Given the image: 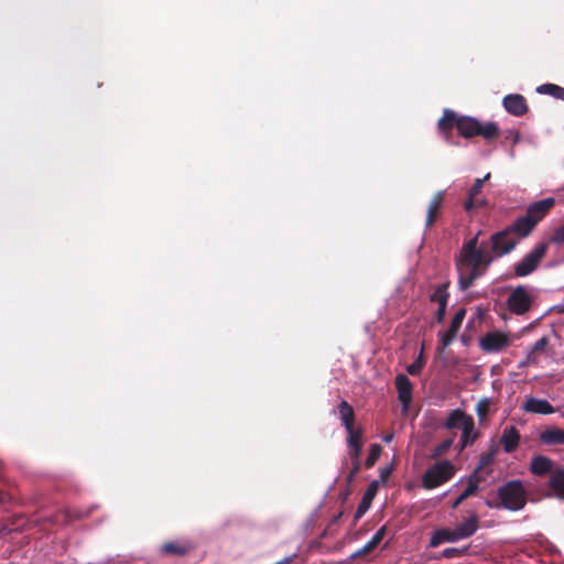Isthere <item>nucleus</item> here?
<instances>
[{
    "label": "nucleus",
    "mask_w": 564,
    "mask_h": 564,
    "mask_svg": "<svg viewBox=\"0 0 564 564\" xmlns=\"http://www.w3.org/2000/svg\"><path fill=\"white\" fill-rule=\"evenodd\" d=\"M480 234L481 231H478L475 237L465 241L455 257L458 288L462 291L469 289L496 259L509 254L519 243L507 228L492 234L488 241L479 245Z\"/></svg>",
    "instance_id": "1"
},
{
    "label": "nucleus",
    "mask_w": 564,
    "mask_h": 564,
    "mask_svg": "<svg viewBox=\"0 0 564 564\" xmlns=\"http://www.w3.org/2000/svg\"><path fill=\"white\" fill-rule=\"evenodd\" d=\"M555 199L553 197L543 198L531 204L525 215L518 217L510 226L506 227L510 234L518 239L528 237L536 225L550 213L554 207Z\"/></svg>",
    "instance_id": "2"
},
{
    "label": "nucleus",
    "mask_w": 564,
    "mask_h": 564,
    "mask_svg": "<svg viewBox=\"0 0 564 564\" xmlns=\"http://www.w3.org/2000/svg\"><path fill=\"white\" fill-rule=\"evenodd\" d=\"M527 490L519 479H513L498 489V497L500 499V505H492L491 501L487 500L486 505L489 508L502 507L510 511H519L523 509L528 501Z\"/></svg>",
    "instance_id": "3"
},
{
    "label": "nucleus",
    "mask_w": 564,
    "mask_h": 564,
    "mask_svg": "<svg viewBox=\"0 0 564 564\" xmlns=\"http://www.w3.org/2000/svg\"><path fill=\"white\" fill-rule=\"evenodd\" d=\"M456 129L465 139L482 137L487 141L497 139L500 135L499 126L494 121L481 123L478 119L470 116H460L456 122Z\"/></svg>",
    "instance_id": "4"
},
{
    "label": "nucleus",
    "mask_w": 564,
    "mask_h": 564,
    "mask_svg": "<svg viewBox=\"0 0 564 564\" xmlns=\"http://www.w3.org/2000/svg\"><path fill=\"white\" fill-rule=\"evenodd\" d=\"M549 250V242L536 243L519 262L513 267L517 278H524L532 274L540 267Z\"/></svg>",
    "instance_id": "5"
},
{
    "label": "nucleus",
    "mask_w": 564,
    "mask_h": 564,
    "mask_svg": "<svg viewBox=\"0 0 564 564\" xmlns=\"http://www.w3.org/2000/svg\"><path fill=\"white\" fill-rule=\"evenodd\" d=\"M455 474L454 466L449 460H442L426 469L422 477V485L425 489H434L447 482Z\"/></svg>",
    "instance_id": "6"
},
{
    "label": "nucleus",
    "mask_w": 564,
    "mask_h": 564,
    "mask_svg": "<svg viewBox=\"0 0 564 564\" xmlns=\"http://www.w3.org/2000/svg\"><path fill=\"white\" fill-rule=\"evenodd\" d=\"M534 302L533 294L524 285H518L510 292L506 306L514 315H524L531 311Z\"/></svg>",
    "instance_id": "7"
},
{
    "label": "nucleus",
    "mask_w": 564,
    "mask_h": 564,
    "mask_svg": "<svg viewBox=\"0 0 564 564\" xmlns=\"http://www.w3.org/2000/svg\"><path fill=\"white\" fill-rule=\"evenodd\" d=\"M511 340L508 334L494 330L487 333L479 340V346L485 352H499L510 346Z\"/></svg>",
    "instance_id": "8"
},
{
    "label": "nucleus",
    "mask_w": 564,
    "mask_h": 564,
    "mask_svg": "<svg viewBox=\"0 0 564 564\" xmlns=\"http://www.w3.org/2000/svg\"><path fill=\"white\" fill-rule=\"evenodd\" d=\"M395 389L402 405V412L406 413L412 402L413 384L405 375L399 373L395 377Z\"/></svg>",
    "instance_id": "9"
},
{
    "label": "nucleus",
    "mask_w": 564,
    "mask_h": 564,
    "mask_svg": "<svg viewBox=\"0 0 564 564\" xmlns=\"http://www.w3.org/2000/svg\"><path fill=\"white\" fill-rule=\"evenodd\" d=\"M465 315H466V310L459 308L453 316L448 329L441 335L440 344H441L442 351L445 348H447L455 340V338L462 327Z\"/></svg>",
    "instance_id": "10"
},
{
    "label": "nucleus",
    "mask_w": 564,
    "mask_h": 564,
    "mask_svg": "<svg viewBox=\"0 0 564 564\" xmlns=\"http://www.w3.org/2000/svg\"><path fill=\"white\" fill-rule=\"evenodd\" d=\"M490 178V173L486 174L482 178H477L473 186L468 191V198L464 203V208L467 212H470L475 208L482 207L487 204L486 199L478 198V195L481 193V188L484 185V182Z\"/></svg>",
    "instance_id": "11"
},
{
    "label": "nucleus",
    "mask_w": 564,
    "mask_h": 564,
    "mask_svg": "<svg viewBox=\"0 0 564 564\" xmlns=\"http://www.w3.org/2000/svg\"><path fill=\"white\" fill-rule=\"evenodd\" d=\"M502 105L510 115L516 117H521L529 110L525 98L520 94L507 95L502 100Z\"/></svg>",
    "instance_id": "12"
},
{
    "label": "nucleus",
    "mask_w": 564,
    "mask_h": 564,
    "mask_svg": "<svg viewBox=\"0 0 564 564\" xmlns=\"http://www.w3.org/2000/svg\"><path fill=\"white\" fill-rule=\"evenodd\" d=\"M522 411L534 414H553L555 412L554 406L544 399H536L528 397L521 406Z\"/></svg>",
    "instance_id": "13"
},
{
    "label": "nucleus",
    "mask_w": 564,
    "mask_h": 564,
    "mask_svg": "<svg viewBox=\"0 0 564 564\" xmlns=\"http://www.w3.org/2000/svg\"><path fill=\"white\" fill-rule=\"evenodd\" d=\"M555 467L556 466H554V462L543 455L534 456L530 463V471L539 477L546 475L551 476V474L555 470Z\"/></svg>",
    "instance_id": "14"
},
{
    "label": "nucleus",
    "mask_w": 564,
    "mask_h": 564,
    "mask_svg": "<svg viewBox=\"0 0 564 564\" xmlns=\"http://www.w3.org/2000/svg\"><path fill=\"white\" fill-rule=\"evenodd\" d=\"M460 118L455 111L445 109L442 118L437 122V129L443 134L446 141H449L452 137L453 128H456V122Z\"/></svg>",
    "instance_id": "15"
},
{
    "label": "nucleus",
    "mask_w": 564,
    "mask_h": 564,
    "mask_svg": "<svg viewBox=\"0 0 564 564\" xmlns=\"http://www.w3.org/2000/svg\"><path fill=\"white\" fill-rule=\"evenodd\" d=\"M377 491H378V482L375 480L372 481L367 490L365 491L362 498H361V501L359 502L358 507H357V510L354 514V521L357 522L359 519H361L365 513L369 510L371 503H372V500L375 498V496L377 495Z\"/></svg>",
    "instance_id": "16"
},
{
    "label": "nucleus",
    "mask_w": 564,
    "mask_h": 564,
    "mask_svg": "<svg viewBox=\"0 0 564 564\" xmlns=\"http://www.w3.org/2000/svg\"><path fill=\"white\" fill-rule=\"evenodd\" d=\"M195 549L189 541H169L161 546L165 555L184 556Z\"/></svg>",
    "instance_id": "17"
},
{
    "label": "nucleus",
    "mask_w": 564,
    "mask_h": 564,
    "mask_svg": "<svg viewBox=\"0 0 564 564\" xmlns=\"http://www.w3.org/2000/svg\"><path fill=\"white\" fill-rule=\"evenodd\" d=\"M484 480V477L480 475H477V471H474L469 478H468V485L465 488V490L456 498V500L453 502L452 508L456 509L459 507L460 503H463L464 500L468 499L469 497L474 496L477 490L479 489V482Z\"/></svg>",
    "instance_id": "18"
},
{
    "label": "nucleus",
    "mask_w": 564,
    "mask_h": 564,
    "mask_svg": "<svg viewBox=\"0 0 564 564\" xmlns=\"http://www.w3.org/2000/svg\"><path fill=\"white\" fill-rule=\"evenodd\" d=\"M520 442V433L516 426H507L501 435L500 443L506 453H512L517 449Z\"/></svg>",
    "instance_id": "19"
},
{
    "label": "nucleus",
    "mask_w": 564,
    "mask_h": 564,
    "mask_svg": "<svg viewBox=\"0 0 564 564\" xmlns=\"http://www.w3.org/2000/svg\"><path fill=\"white\" fill-rule=\"evenodd\" d=\"M444 196H445V192L438 191L431 199V202L429 204V208H427L426 220H425L426 228L432 227L434 225V223L436 221V219L440 215L441 207L443 205Z\"/></svg>",
    "instance_id": "20"
},
{
    "label": "nucleus",
    "mask_w": 564,
    "mask_h": 564,
    "mask_svg": "<svg viewBox=\"0 0 564 564\" xmlns=\"http://www.w3.org/2000/svg\"><path fill=\"white\" fill-rule=\"evenodd\" d=\"M539 440L543 445H564V430L551 426L542 431Z\"/></svg>",
    "instance_id": "21"
},
{
    "label": "nucleus",
    "mask_w": 564,
    "mask_h": 564,
    "mask_svg": "<svg viewBox=\"0 0 564 564\" xmlns=\"http://www.w3.org/2000/svg\"><path fill=\"white\" fill-rule=\"evenodd\" d=\"M549 488L558 499H564V468L555 467L549 478Z\"/></svg>",
    "instance_id": "22"
},
{
    "label": "nucleus",
    "mask_w": 564,
    "mask_h": 564,
    "mask_svg": "<svg viewBox=\"0 0 564 564\" xmlns=\"http://www.w3.org/2000/svg\"><path fill=\"white\" fill-rule=\"evenodd\" d=\"M347 445L349 447L350 458H360L362 451V431L357 429L355 431L347 432Z\"/></svg>",
    "instance_id": "23"
},
{
    "label": "nucleus",
    "mask_w": 564,
    "mask_h": 564,
    "mask_svg": "<svg viewBox=\"0 0 564 564\" xmlns=\"http://www.w3.org/2000/svg\"><path fill=\"white\" fill-rule=\"evenodd\" d=\"M338 414L346 432L355 431V412L354 408L346 401L341 400L338 405Z\"/></svg>",
    "instance_id": "24"
},
{
    "label": "nucleus",
    "mask_w": 564,
    "mask_h": 564,
    "mask_svg": "<svg viewBox=\"0 0 564 564\" xmlns=\"http://www.w3.org/2000/svg\"><path fill=\"white\" fill-rule=\"evenodd\" d=\"M478 521H479V519H478L477 514H475V513L471 514L468 520L458 524L454 529V531L456 533V538L458 540H463V539L471 536L478 529Z\"/></svg>",
    "instance_id": "25"
},
{
    "label": "nucleus",
    "mask_w": 564,
    "mask_h": 564,
    "mask_svg": "<svg viewBox=\"0 0 564 564\" xmlns=\"http://www.w3.org/2000/svg\"><path fill=\"white\" fill-rule=\"evenodd\" d=\"M460 430V451H463L465 447L474 444L477 441L479 437V432L475 431L474 419H468L466 424Z\"/></svg>",
    "instance_id": "26"
},
{
    "label": "nucleus",
    "mask_w": 564,
    "mask_h": 564,
    "mask_svg": "<svg viewBox=\"0 0 564 564\" xmlns=\"http://www.w3.org/2000/svg\"><path fill=\"white\" fill-rule=\"evenodd\" d=\"M468 419H473L471 415L466 414L463 410H453L444 423V427L447 430L462 429Z\"/></svg>",
    "instance_id": "27"
},
{
    "label": "nucleus",
    "mask_w": 564,
    "mask_h": 564,
    "mask_svg": "<svg viewBox=\"0 0 564 564\" xmlns=\"http://www.w3.org/2000/svg\"><path fill=\"white\" fill-rule=\"evenodd\" d=\"M456 541H458V539L456 538V533L454 530L440 529L433 533L431 541H430V545L432 547H436L444 542H456Z\"/></svg>",
    "instance_id": "28"
},
{
    "label": "nucleus",
    "mask_w": 564,
    "mask_h": 564,
    "mask_svg": "<svg viewBox=\"0 0 564 564\" xmlns=\"http://www.w3.org/2000/svg\"><path fill=\"white\" fill-rule=\"evenodd\" d=\"M386 525L381 527L375 534L373 536L362 546V549H360L355 555H366L368 553H370L371 551H373L379 544L380 542L383 540L384 535H386Z\"/></svg>",
    "instance_id": "29"
},
{
    "label": "nucleus",
    "mask_w": 564,
    "mask_h": 564,
    "mask_svg": "<svg viewBox=\"0 0 564 564\" xmlns=\"http://www.w3.org/2000/svg\"><path fill=\"white\" fill-rule=\"evenodd\" d=\"M550 345V339L547 336L541 337L536 340L532 347L529 349V361L539 362L540 355L544 354Z\"/></svg>",
    "instance_id": "30"
},
{
    "label": "nucleus",
    "mask_w": 564,
    "mask_h": 564,
    "mask_svg": "<svg viewBox=\"0 0 564 564\" xmlns=\"http://www.w3.org/2000/svg\"><path fill=\"white\" fill-rule=\"evenodd\" d=\"M449 286V282L442 283L436 286L434 293L431 295L430 300L432 302L438 303V305H447L449 294L447 289Z\"/></svg>",
    "instance_id": "31"
},
{
    "label": "nucleus",
    "mask_w": 564,
    "mask_h": 564,
    "mask_svg": "<svg viewBox=\"0 0 564 564\" xmlns=\"http://www.w3.org/2000/svg\"><path fill=\"white\" fill-rule=\"evenodd\" d=\"M539 94H545L564 101V87L555 84H544L536 88Z\"/></svg>",
    "instance_id": "32"
},
{
    "label": "nucleus",
    "mask_w": 564,
    "mask_h": 564,
    "mask_svg": "<svg viewBox=\"0 0 564 564\" xmlns=\"http://www.w3.org/2000/svg\"><path fill=\"white\" fill-rule=\"evenodd\" d=\"M497 454V448L492 446L488 452L480 455L478 467L475 471L479 475V470L494 463Z\"/></svg>",
    "instance_id": "33"
},
{
    "label": "nucleus",
    "mask_w": 564,
    "mask_h": 564,
    "mask_svg": "<svg viewBox=\"0 0 564 564\" xmlns=\"http://www.w3.org/2000/svg\"><path fill=\"white\" fill-rule=\"evenodd\" d=\"M382 448L379 444H371L369 454L365 460L366 468H371L381 455Z\"/></svg>",
    "instance_id": "34"
},
{
    "label": "nucleus",
    "mask_w": 564,
    "mask_h": 564,
    "mask_svg": "<svg viewBox=\"0 0 564 564\" xmlns=\"http://www.w3.org/2000/svg\"><path fill=\"white\" fill-rule=\"evenodd\" d=\"M424 364H425V359L423 357V350L420 352L419 357L411 364L406 367V371L411 375V376H417L421 373L423 367H424Z\"/></svg>",
    "instance_id": "35"
},
{
    "label": "nucleus",
    "mask_w": 564,
    "mask_h": 564,
    "mask_svg": "<svg viewBox=\"0 0 564 564\" xmlns=\"http://www.w3.org/2000/svg\"><path fill=\"white\" fill-rule=\"evenodd\" d=\"M490 401L489 399H481L476 405V413L479 420H485L489 413Z\"/></svg>",
    "instance_id": "36"
},
{
    "label": "nucleus",
    "mask_w": 564,
    "mask_h": 564,
    "mask_svg": "<svg viewBox=\"0 0 564 564\" xmlns=\"http://www.w3.org/2000/svg\"><path fill=\"white\" fill-rule=\"evenodd\" d=\"M453 442H454V438L451 437V438L444 440L442 443H440L433 451V457H438V456H442L443 454H445L453 445Z\"/></svg>",
    "instance_id": "37"
},
{
    "label": "nucleus",
    "mask_w": 564,
    "mask_h": 564,
    "mask_svg": "<svg viewBox=\"0 0 564 564\" xmlns=\"http://www.w3.org/2000/svg\"><path fill=\"white\" fill-rule=\"evenodd\" d=\"M351 459V468L349 474L347 475V482L351 484L355 480V477L360 471V458H350Z\"/></svg>",
    "instance_id": "38"
},
{
    "label": "nucleus",
    "mask_w": 564,
    "mask_h": 564,
    "mask_svg": "<svg viewBox=\"0 0 564 564\" xmlns=\"http://www.w3.org/2000/svg\"><path fill=\"white\" fill-rule=\"evenodd\" d=\"M562 245L564 243V224L554 229L553 234L550 237L549 243Z\"/></svg>",
    "instance_id": "39"
},
{
    "label": "nucleus",
    "mask_w": 564,
    "mask_h": 564,
    "mask_svg": "<svg viewBox=\"0 0 564 564\" xmlns=\"http://www.w3.org/2000/svg\"><path fill=\"white\" fill-rule=\"evenodd\" d=\"M521 137H520V133L518 131H508L507 134L505 135V140L506 141H511L513 144H517L519 141H520Z\"/></svg>",
    "instance_id": "40"
},
{
    "label": "nucleus",
    "mask_w": 564,
    "mask_h": 564,
    "mask_svg": "<svg viewBox=\"0 0 564 564\" xmlns=\"http://www.w3.org/2000/svg\"><path fill=\"white\" fill-rule=\"evenodd\" d=\"M446 307H447V305H438V308L436 311L437 323H442L444 321L445 314H446Z\"/></svg>",
    "instance_id": "41"
},
{
    "label": "nucleus",
    "mask_w": 564,
    "mask_h": 564,
    "mask_svg": "<svg viewBox=\"0 0 564 564\" xmlns=\"http://www.w3.org/2000/svg\"><path fill=\"white\" fill-rule=\"evenodd\" d=\"M539 362L529 361V354H527L525 358L519 364V368H525L529 366H536Z\"/></svg>",
    "instance_id": "42"
},
{
    "label": "nucleus",
    "mask_w": 564,
    "mask_h": 564,
    "mask_svg": "<svg viewBox=\"0 0 564 564\" xmlns=\"http://www.w3.org/2000/svg\"><path fill=\"white\" fill-rule=\"evenodd\" d=\"M459 553H460V551H459V550H457V549H454V547H452V549H446V550L444 551V555H445L446 557H452V556L457 555V554H459Z\"/></svg>",
    "instance_id": "43"
},
{
    "label": "nucleus",
    "mask_w": 564,
    "mask_h": 564,
    "mask_svg": "<svg viewBox=\"0 0 564 564\" xmlns=\"http://www.w3.org/2000/svg\"><path fill=\"white\" fill-rule=\"evenodd\" d=\"M382 440L384 443H390L393 440V433L384 435Z\"/></svg>",
    "instance_id": "44"
},
{
    "label": "nucleus",
    "mask_w": 564,
    "mask_h": 564,
    "mask_svg": "<svg viewBox=\"0 0 564 564\" xmlns=\"http://www.w3.org/2000/svg\"><path fill=\"white\" fill-rule=\"evenodd\" d=\"M292 560H293V556H288L275 564H290L292 562Z\"/></svg>",
    "instance_id": "45"
},
{
    "label": "nucleus",
    "mask_w": 564,
    "mask_h": 564,
    "mask_svg": "<svg viewBox=\"0 0 564 564\" xmlns=\"http://www.w3.org/2000/svg\"><path fill=\"white\" fill-rule=\"evenodd\" d=\"M389 474H390V469H383V470L381 471V478H383V479H384Z\"/></svg>",
    "instance_id": "46"
},
{
    "label": "nucleus",
    "mask_w": 564,
    "mask_h": 564,
    "mask_svg": "<svg viewBox=\"0 0 564 564\" xmlns=\"http://www.w3.org/2000/svg\"><path fill=\"white\" fill-rule=\"evenodd\" d=\"M2 495H3V492L0 490V502H2V500H3Z\"/></svg>",
    "instance_id": "47"
}]
</instances>
